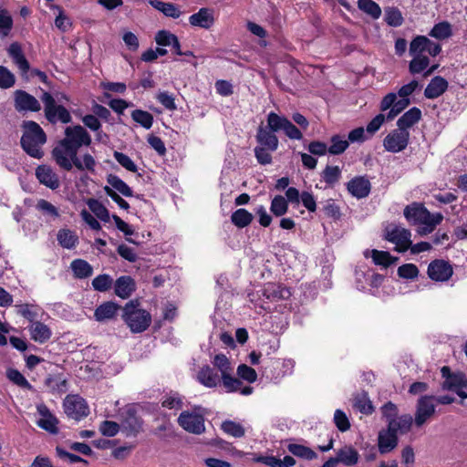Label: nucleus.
<instances>
[{
	"mask_svg": "<svg viewBox=\"0 0 467 467\" xmlns=\"http://www.w3.org/2000/svg\"><path fill=\"white\" fill-rule=\"evenodd\" d=\"M90 143L91 137L82 126L67 127L64 139L60 140L51 151L52 158L64 171H70L76 168L79 171L94 173L97 165L95 158L89 153L80 157L78 155L82 146H89Z\"/></svg>",
	"mask_w": 467,
	"mask_h": 467,
	"instance_id": "obj_1",
	"label": "nucleus"
},
{
	"mask_svg": "<svg viewBox=\"0 0 467 467\" xmlns=\"http://www.w3.org/2000/svg\"><path fill=\"white\" fill-rule=\"evenodd\" d=\"M23 127L25 130L21 138L23 149L27 154L34 158H42L43 151L41 147L47 140L46 134L42 128L34 121H26Z\"/></svg>",
	"mask_w": 467,
	"mask_h": 467,
	"instance_id": "obj_2",
	"label": "nucleus"
},
{
	"mask_svg": "<svg viewBox=\"0 0 467 467\" xmlns=\"http://www.w3.org/2000/svg\"><path fill=\"white\" fill-rule=\"evenodd\" d=\"M122 318L133 333L145 331L151 323L150 314L133 301L123 307Z\"/></svg>",
	"mask_w": 467,
	"mask_h": 467,
	"instance_id": "obj_3",
	"label": "nucleus"
},
{
	"mask_svg": "<svg viewBox=\"0 0 467 467\" xmlns=\"http://www.w3.org/2000/svg\"><path fill=\"white\" fill-rule=\"evenodd\" d=\"M214 368L220 372L222 383L226 392H236L242 382L233 376L234 368L229 358L223 354H217L212 361Z\"/></svg>",
	"mask_w": 467,
	"mask_h": 467,
	"instance_id": "obj_4",
	"label": "nucleus"
},
{
	"mask_svg": "<svg viewBox=\"0 0 467 467\" xmlns=\"http://www.w3.org/2000/svg\"><path fill=\"white\" fill-rule=\"evenodd\" d=\"M179 425L186 431L201 434L205 431L204 416L201 408L182 411L178 418Z\"/></svg>",
	"mask_w": 467,
	"mask_h": 467,
	"instance_id": "obj_5",
	"label": "nucleus"
},
{
	"mask_svg": "<svg viewBox=\"0 0 467 467\" xmlns=\"http://www.w3.org/2000/svg\"><path fill=\"white\" fill-rule=\"evenodd\" d=\"M384 237L395 244V251L406 252L411 245V234L400 225L389 224L384 230Z\"/></svg>",
	"mask_w": 467,
	"mask_h": 467,
	"instance_id": "obj_6",
	"label": "nucleus"
},
{
	"mask_svg": "<svg viewBox=\"0 0 467 467\" xmlns=\"http://www.w3.org/2000/svg\"><path fill=\"white\" fill-rule=\"evenodd\" d=\"M41 100L45 107V115L48 121L56 123L60 121L62 123H68L71 120V116L68 110L61 105L56 103L55 99L47 92H44Z\"/></svg>",
	"mask_w": 467,
	"mask_h": 467,
	"instance_id": "obj_7",
	"label": "nucleus"
},
{
	"mask_svg": "<svg viewBox=\"0 0 467 467\" xmlns=\"http://www.w3.org/2000/svg\"><path fill=\"white\" fill-rule=\"evenodd\" d=\"M441 375L445 379L443 389L456 392L462 400L467 399V379L463 373H451L448 367L441 368Z\"/></svg>",
	"mask_w": 467,
	"mask_h": 467,
	"instance_id": "obj_8",
	"label": "nucleus"
},
{
	"mask_svg": "<svg viewBox=\"0 0 467 467\" xmlns=\"http://www.w3.org/2000/svg\"><path fill=\"white\" fill-rule=\"evenodd\" d=\"M65 413L77 420L88 416V406L85 400L78 395H68L63 402Z\"/></svg>",
	"mask_w": 467,
	"mask_h": 467,
	"instance_id": "obj_9",
	"label": "nucleus"
},
{
	"mask_svg": "<svg viewBox=\"0 0 467 467\" xmlns=\"http://www.w3.org/2000/svg\"><path fill=\"white\" fill-rule=\"evenodd\" d=\"M409 130L398 128L390 131L383 140V146L386 150L393 153L402 151L409 144Z\"/></svg>",
	"mask_w": 467,
	"mask_h": 467,
	"instance_id": "obj_10",
	"label": "nucleus"
},
{
	"mask_svg": "<svg viewBox=\"0 0 467 467\" xmlns=\"http://www.w3.org/2000/svg\"><path fill=\"white\" fill-rule=\"evenodd\" d=\"M435 398L432 396H422L419 399L414 422L418 427L426 423L435 413Z\"/></svg>",
	"mask_w": 467,
	"mask_h": 467,
	"instance_id": "obj_11",
	"label": "nucleus"
},
{
	"mask_svg": "<svg viewBox=\"0 0 467 467\" xmlns=\"http://www.w3.org/2000/svg\"><path fill=\"white\" fill-rule=\"evenodd\" d=\"M36 411L38 414L36 425L51 434H57L59 423L57 418L44 403L36 404Z\"/></svg>",
	"mask_w": 467,
	"mask_h": 467,
	"instance_id": "obj_12",
	"label": "nucleus"
},
{
	"mask_svg": "<svg viewBox=\"0 0 467 467\" xmlns=\"http://www.w3.org/2000/svg\"><path fill=\"white\" fill-rule=\"evenodd\" d=\"M452 273L451 265L444 260H434L428 266V275L434 281H447Z\"/></svg>",
	"mask_w": 467,
	"mask_h": 467,
	"instance_id": "obj_13",
	"label": "nucleus"
},
{
	"mask_svg": "<svg viewBox=\"0 0 467 467\" xmlns=\"http://www.w3.org/2000/svg\"><path fill=\"white\" fill-rule=\"evenodd\" d=\"M36 176L41 184L51 190H56L60 186V181L57 174L48 165L38 166L36 169Z\"/></svg>",
	"mask_w": 467,
	"mask_h": 467,
	"instance_id": "obj_14",
	"label": "nucleus"
},
{
	"mask_svg": "<svg viewBox=\"0 0 467 467\" xmlns=\"http://www.w3.org/2000/svg\"><path fill=\"white\" fill-rule=\"evenodd\" d=\"M15 107L18 111H38L41 109L38 100L23 90H16L15 92Z\"/></svg>",
	"mask_w": 467,
	"mask_h": 467,
	"instance_id": "obj_15",
	"label": "nucleus"
},
{
	"mask_svg": "<svg viewBox=\"0 0 467 467\" xmlns=\"http://www.w3.org/2000/svg\"><path fill=\"white\" fill-rule=\"evenodd\" d=\"M196 379L200 384L210 389L218 387L222 382L221 376L210 366L202 367L196 374Z\"/></svg>",
	"mask_w": 467,
	"mask_h": 467,
	"instance_id": "obj_16",
	"label": "nucleus"
},
{
	"mask_svg": "<svg viewBox=\"0 0 467 467\" xmlns=\"http://www.w3.org/2000/svg\"><path fill=\"white\" fill-rule=\"evenodd\" d=\"M349 193L358 198H365L370 192V182L364 176H358L350 180L347 184Z\"/></svg>",
	"mask_w": 467,
	"mask_h": 467,
	"instance_id": "obj_17",
	"label": "nucleus"
},
{
	"mask_svg": "<svg viewBox=\"0 0 467 467\" xmlns=\"http://www.w3.org/2000/svg\"><path fill=\"white\" fill-rule=\"evenodd\" d=\"M443 216L441 213H431L427 209L418 222V233L421 235L431 234L435 227L441 223Z\"/></svg>",
	"mask_w": 467,
	"mask_h": 467,
	"instance_id": "obj_18",
	"label": "nucleus"
},
{
	"mask_svg": "<svg viewBox=\"0 0 467 467\" xmlns=\"http://www.w3.org/2000/svg\"><path fill=\"white\" fill-rule=\"evenodd\" d=\"M398 445V436L389 428L381 430L378 436V447L381 454L392 451Z\"/></svg>",
	"mask_w": 467,
	"mask_h": 467,
	"instance_id": "obj_19",
	"label": "nucleus"
},
{
	"mask_svg": "<svg viewBox=\"0 0 467 467\" xmlns=\"http://www.w3.org/2000/svg\"><path fill=\"white\" fill-rule=\"evenodd\" d=\"M189 22L192 26L209 29L214 24L213 12L209 8H201L189 17Z\"/></svg>",
	"mask_w": 467,
	"mask_h": 467,
	"instance_id": "obj_20",
	"label": "nucleus"
},
{
	"mask_svg": "<svg viewBox=\"0 0 467 467\" xmlns=\"http://www.w3.org/2000/svg\"><path fill=\"white\" fill-rule=\"evenodd\" d=\"M448 81L442 77H434L427 85L424 96L427 99H434L441 97L448 88Z\"/></svg>",
	"mask_w": 467,
	"mask_h": 467,
	"instance_id": "obj_21",
	"label": "nucleus"
},
{
	"mask_svg": "<svg viewBox=\"0 0 467 467\" xmlns=\"http://www.w3.org/2000/svg\"><path fill=\"white\" fill-rule=\"evenodd\" d=\"M31 338L40 344L48 341L52 336L51 329L40 321H33L28 327Z\"/></svg>",
	"mask_w": 467,
	"mask_h": 467,
	"instance_id": "obj_22",
	"label": "nucleus"
},
{
	"mask_svg": "<svg viewBox=\"0 0 467 467\" xmlns=\"http://www.w3.org/2000/svg\"><path fill=\"white\" fill-rule=\"evenodd\" d=\"M258 146L266 148L270 151H275L278 147V139L274 132L266 127L260 126L256 134Z\"/></svg>",
	"mask_w": 467,
	"mask_h": 467,
	"instance_id": "obj_23",
	"label": "nucleus"
},
{
	"mask_svg": "<svg viewBox=\"0 0 467 467\" xmlns=\"http://www.w3.org/2000/svg\"><path fill=\"white\" fill-rule=\"evenodd\" d=\"M364 256L367 258L370 256L375 265L384 268L389 267L398 261V257L392 256L389 252L376 249L364 251Z\"/></svg>",
	"mask_w": 467,
	"mask_h": 467,
	"instance_id": "obj_24",
	"label": "nucleus"
},
{
	"mask_svg": "<svg viewBox=\"0 0 467 467\" xmlns=\"http://www.w3.org/2000/svg\"><path fill=\"white\" fill-rule=\"evenodd\" d=\"M134 290L135 283L130 276H120L115 282V293L118 296L123 299L130 296Z\"/></svg>",
	"mask_w": 467,
	"mask_h": 467,
	"instance_id": "obj_25",
	"label": "nucleus"
},
{
	"mask_svg": "<svg viewBox=\"0 0 467 467\" xmlns=\"http://www.w3.org/2000/svg\"><path fill=\"white\" fill-rule=\"evenodd\" d=\"M412 422V417L406 414L398 418L396 417L394 420H390L388 423V428L398 436V434L407 433L410 430Z\"/></svg>",
	"mask_w": 467,
	"mask_h": 467,
	"instance_id": "obj_26",
	"label": "nucleus"
},
{
	"mask_svg": "<svg viewBox=\"0 0 467 467\" xmlns=\"http://www.w3.org/2000/svg\"><path fill=\"white\" fill-rule=\"evenodd\" d=\"M420 118V109L416 107L411 108L398 119L397 126L400 130H408V129L418 123Z\"/></svg>",
	"mask_w": 467,
	"mask_h": 467,
	"instance_id": "obj_27",
	"label": "nucleus"
},
{
	"mask_svg": "<svg viewBox=\"0 0 467 467\" xmlns=\"http://www.w3.org/2000/svg\"><path fill=\"white\" fill-rule=\"evenodd\" d=\"M150 5L168 17L179 18L182 14L181 9L173 3L150 0Z\"/></svg>",
	"mask_w": 467,
	"mask_h": 467,
	"instance_id": "obj_28",
	"label": "nucleus"
},
{
	"mask_svg": "<svg viewBox=\"0 0 467 467\" xmlns=\"http://www.w3.org/2000/svg\"><path fill=\"white\" fill-rule=\"evenodd\" d=\"M119 309V306L113 302H106L95 310L94 317L97 321L104 322L112 319Z\"/></svg>",
	"mask_w": 467,
	"mask_h": 467,
	"instance_id": "obj_29",
	"label": "nucleus"
},
{
	"mask_svg": "<svg viewBox=\"0 0 467 467\" xmlns=\"http://www.w3.org/2000/svg\"><path fill=\"white\" fill-rule=\"evenodd\" d=\"M57 239L58 244L66 249H72L76 247L78 243V236L76 232L67 229L62 228L57 232Z\"/></svg>",
	"mask_w": 467,
	"mask_h": 467,
	"instance_id": "obj_30",
	"label": "nucleus"
},
{
	"mask_svg": "<svg viewBox=\"0 0 467 467\" xmlns=\"http://www.w3.org/2000/svg\"><path fill=\"white\" fill-rule=\"evenodd\" d=\"M335 458L337 463L341 462L347 466H353L358 461V452L351 446H344L338 450Z\"/></svg>",
	"mask_w": 467,
	"mask_h": 467,
	"instance_id": "obj_31",
	"label": "nucleus"
},
{
	"mask_svg": "<svg viewBox=\"0 0 467 467\" xmlns=\"http://www.w3.org/2000/svg\"><path fill=\"white\" fill-rule=\"evenodd\" d=\"M254 461L270 467H292L296 463L295 459L291 456H285L283 460L275 456H260L254 459Z\"/></svg>",
	"mask_w": 467,
	"mask_h": 467,
	"instance_id": "obj_32",
	"label": "nucleus"
},
{
	"mask_svg": "<svg viewBox=\"0 0 467 467\" xmlns=\"http://www.w3.org/2000/svg\"><path fill=\"white\" fill-rule=\"evenodd\" d=\"M70 267L74 275L78 278H87L93 273V268L87 261L82 259H76L71 262Z\"/></svg>",
	"mask_w": 467,
	"mask_h": 467,
	"instance_id": "obj_33",
	"label": "nucleus"
},
{
	"mask_svg": "<svg viewBox=\"0 0 467 467\" xmlns=\"http://www.w3.org/2000/svg\"><path fill=\"white\" fill-rule=\"evenodd\" d=\"M107 182L109 183L108 186L110 187L116 192H119L125 197L132 196L133 192L130 189V187L118 176L110 174L108 176Z\"/></svg>",
	"mask_w": 467,
	"mask_h": 467,
	"instance_id": "obj_34",
	"label": "nucleus"
},
{
	"mask_svg": "<svg viewBox=\"0 0 467 467\" xmlns=\"http://www.w3.org/2000/svg\"><path fill=\"white\" fill-rule=\"evenodd\" d=\"M8 53L19 69L23 73H26L29 68V64L24 57L20 47L17 44H12L8 49Z\"/></svg>",
	"mask_w": 467,
	"mask_h": 467,
	"instance_id": "obj_35",
	"label": "nucleus"
},
{
	"mask_svg": "<svg viewBox=\"0 0 467 467\" xmlns=\"http://www.w3.org/2000/svg\"><path fill=\"white\" fill-rule=\"evenodd\" d=\"M253 218L254 216L251 213L245 209L240 208L233 213L231 221L238 228H244L252 223Z\"/></svg>",
	"mask_w": 467,
	"mask_h": 467,
	"instance_id": "obj_36",
	"label": "nucleus"
},
{
	"mask_svg": "<svg viewBox=\"0 0 467 467\" xmlns=\"http://www.w3.org/2000/svg\"><path fill=\"white\" fill-rule=\"evenodd\" d=\"M358 7L373 19H378L381 16L380 6L372 0H358Z\"/></svg>",
	"mask_w": 467,
	"mask_h": 467,
	"instance_id": "obj_37",
	"label": "nucleus"
},
{
	"mask_svg": "<svg viewBox=\"0 0 467 467\" xmlns=\"http://www.w3.org/2000/svg\"><path fill=\"white\" fill-rule=\"evenodd\" d=\"M425 211L426 208L423 205L412 203L404 209V216L409 222L417 224Z\"/></svg>",
	"mask_w": 467,
	"mask_h": 467,
	"instance_id": "obj_38",
	"label": "nucleus"
},
{
	"mask_svg": "<svg viewBox=\"0 0 467 467\" xmlns=\"http://www.w3.org/2000/svg\"><path fill=\"white\" fill-rule=\"evenodd\" d=\"M265 295L267 296V298L276 300L288 298L291 293L285 287L271 284L265 288Z\"/></svg>",
	"mask_w": 467,
	"mask_h": 467,
	"instance_id": "obj_39",
	"label": "nucleus"
},
{
	"mask_svg": "<svg viewBox=\"0 0 467 467\" xmlns=\"http://www.w3.org/2000/svg\"><path fill=\"white\" fill-rule=\"evenodd\" d=\"M288 451L294 454L295 456L306 459V460H313L317 458V453L311 450L310 448L301 445L292 443L287 447Z\"/></svg>",
	"mask_w": 467,
	"mask_h": 467,
	"instance_id": "obj_40",
	"label": "nucleus"
},
{
	"mask_svg": "<svg viewBox=\"0 0 467 467\" xmlns=\"http://www.w3.org/2000/svg\"><path fill=\"white\" fill-rule=\"evenodd\" d=\"M222 430L228 435L234 438H241L245 433L244 426L234 420H225L222 423Z\"/></svg>",
	"mask_w": 467,
	"mask_h": 467,
	"instance_id": "obj_41",
	"label": "nucleus"
},
{
	"mask_svg": "<svg viewBox=\"0 0 467 467\" xmlns=\"http://www.w3.org/2000/svg\"><path fill=\"white\" fill-rule=\"evenodd\" d=\"M331 145L328 147V153L332 155H339L343 153L348 147V140L339 135H334L330 139Z\"/></svg>",
	"mask_w": 467,
	"mask_h": 467,
	"instance_id": "obj_42",
	"label": "nucleus"
},
{
	"mask_svg": "<svg viewBox=\"0 0 467 467\" xmlns=\"http://www.w3.org/2000/svg\"><path fill=\"white\" fill-rule=\"evenodd\" d=\"M353 407L366 415L373 412V406L366 394H358L355 396L353 399Z\"/></svg>",
	"mask_w": 467,
	"mask_h": 467,
	"instance_id": "obj_43",
	"label": "nucleus"
},
{
	"mask_svg": "<svg viewBox=\"0 0 467 467\" xmlns=\"http://www.w3.org/2000/svg\"><path fill=\"white\" fill-rule=\"evenodd\" d=\"M413 58L410 62L409 69L411 74H418L426 69L430 64V59L424 55H412Z\"/></svg>",
	"mask_w": 467,
	"mask_h": 467,
	"instance_id": "obj_44",
	"label": "nucleus"
},
{
	"mask_svg": "<svg viewBox=\"0 0 467 467\" xmlns=\"http://www.w3.org/2000/svg\"><path fill=\"white\" fill-rule=\"evenodd\" d=\"M287 119L277 115L275 112H270L267 116V129L272 132H276L284 129L287 122Z\"/></svg>",
	"mask_w": 467,
	"mask_h": 467,
	"instance_id": "obj_45",
	"label": "nucleus"
},
{
	"mask_svg": "<svg viewBox=\"0 0 467 467\" xmlns=\"http://www.w3.org/2000/svg\"><path fill=\"white\" fill-rule=\"evenodd\" d=\"M7 379L14 384L26 389H33L32 385L17 369L10 368L6 371Z\"/></svg>",
	"mask_w": 467,
	"mask_h": 467,
	"instance_id": "obj_46",
	"label": "nucleus"
},
{
	"mask_svg": "<svg viewBox=\"0 0 467 467\" xmlns=\"http://www.w3.org/2000/svg\"><path fill=\"white\" fill-rule=\"evenodd\" d=\"M451 27L448 22H441L433 26L430 36L437 39H445L451 36Z\"/></svg>",
	"mask_w": 467,
	"mask_h": 467,
	"instance_id": "obj_47",
	"label": "nucleus"
},
{
	"mask_svg": "<svg viewBox=\"0 0 467 467\" xmlns=\"http://www.w3.org/2000/svg\"><path fill=\"white\" fill-rule=\"evenodd\" d=\"M131 117L134 121L140 123L143 128L147 130L152 126L153 117L147 111L136 109L131 113Z\"/></svg>",
	"mask_w": 467,
	"mask_h": 467,
	"instance_id": "obj_48",
	"label": "nucleus"
},
{
	"mask_svg": "<svg viewBox=\"0 0 467 467\" xmlns=\"http://www.w3.org/2000/svg\"><path fill=\"white\" fill-rule=\"evenodd\" d=\"M385 20L391 26H400L403 23L401 12L395 7H389L385 10Z\"/></svg>",
	"mask_w": 467,
	"mask_h": 467,
	"instance_id": "obj_49",
	"label": "nucleus"
},
{
	"mask_svg": "<svg viewBox=\"0 0 467 467\" xmlns=\"http://www.w3.org/2000/svg\"><path fill=\"white\" fill-rule=\"evenodd\" d=\"M429 44V38L424 36H416L410 43V55H422L426 51V47Z\"/></svg>",
	"mask_w": 467,
	"mask_h": 467,
	"instance_id": "obj_50",
	"label": "nucleus"
},
{
	"mask_svg": "<svg viewBox=\"0 0 467 467\" xmlns=\"http://www.w3.org/2000/svg\"><path fill=\"white\" fill-rule=\"evenodd\" d=\"M398 275L404 279H416L419 275V269L414 264H404L398 268Z\"/></svg>",
	"mask_w": 467,
	"mask_h": 467,
	"instance_id": "obj_51",
	"label": "nucleus"
},
{
	"mask_svg": "<svg viewBox=\"0 0 467 467\" xmlns=\"http://www.w3.org/2000/svg\"><path fill=\"white\" fill-rule=\"evenodd\" d=\"M287 208L288 205L285 197L277 195L272 200L270 210L275 216L284 215L287 212Z\"/></svg>",
	"mask_w": 467,
	"mask_h": 467,
	"instance_id": "obj_52",
	"label": "nucleus"
},
{
	"mask_svg": "<svg viewBox=\"0 0 467 467\" xmlns=\"http://www.w3.org/2000/svg\"><path fill=\"white\" fill-rule=\"evenodd\" d=\"M341 176V170L338 166H327L323 171L322 177L326 183L334 184Z\"/></svg>",
	"mask_w": 467,
	"mask_h": 467,
	"instance_id": "obj_53",
	"label": "nucleus"
},
{
	"mask_svg": "<svg viewBox=\"0 0 467 467\" xmlns=\"http://www.w3.org/2000/svg\"><path fill=\"white\" fill-rule=\"evenodd\" d=\"M112 285V278L109 275H99L92 281V286L99 292L108 291Z\"/></svg>",
	"mask_w": 467,
	"mask_h": 467,
	"instance_id": "obj_54",
	"label": "nucleus"
},
{
	"mask_svg": "<svg viewBox=\"0 0 467 467\" xmlns=\"http://www.w3.org/2000/svg\"><path fill=\"white\" fill-rule=\"evenodd\" d=\"M237 375L240 379H242L249 383H254L257 379L256 371L253 368H251L245 364H242V365L238 366Z\"/></svg>",
	"mask_w": 467,
	"mask_h": 467,
	"instance_id": "obj_55",
	"label": "nucleus"
},
{
	"mask_svg": "<svg viewBox=\"0 0 467 467\" xmlns=\"http://www.w3.org/2000/svg\"><path fill=\"white\" fill-rule=\"evenodd\" d=\"M52 8L57 11L55 19V26L61 31L66 32L71 26L69 18L64 14V11L58 5H52Z\"/></svg>",
	"mask_w": 467,
	"mask_h": 467,
	"instance_id": "obj_56",
	"label": "nucleus"
},
{
	"mask_svg": "<svg viewBox=\"0 0 467 467\" xmlns=\"http://www.w3.org/2000/svg\"><path fill=\"white\" fill-rule=\"evenodd\" d=\"M155 41L159 46H171L173 43L177 45V36L165 30H161L156 34Z\"/></svg>",
	"mask_w": 467,
	"mask_h": 467,
	"instance_id": "obj_57",
	"label": "nucleus"
},
{
	"mask_svg": "<svg viewBox=\"0 0 467 467\" xmlns=\"http://www.w3.org/2000/svg\"><path fill=\"white\" fill-rule=\"evenodd\" d=\"M47 386H48L53 391L64 393L67 391V380L59 376L50 377L46 380Z\"/></svg>",
	"mask_w": 467,
	"mask_h": 467,
	"instance_id": "obj_58",
	"label": "nucleus"
},
{
	"mask_svg": "<svg viewBox=\"0 0 467 467\" xmlns=\"http://www.w3.org/2000/svg\"><path fill=\"white\" fill-rule=\"evenodd\" d=\"M36 208L43 214L50 216L51 218H57L59 216L57 209L51 202L46 200H39L36 203Z\"/></svg>",
	"mask_w": 467,
	"mask_h": 467,
	"instance_id": "obj_59",
	"label": "nucleus"
},
{
	"mask_svg": "<svg viewBox=\"0 0 467 467\" xmlns=\"http://www.w3.org/2000/svg\"><path fill=\"white\" fill-rule=\"evenodd\" d=\"M114 158L126 170L132 172L137 171V165L128 155L122 152L115 151Z\"/></svg>",
	"mask_w": 467,
	"mask_h": 467,
	"instance_id": "obj_60",
	"label": "nucleus"
},
{
	"mask_svg": "<svg viewBox=\"0 0 467 467\" xmlns=\"http://www.w3.org/2000/svg\"><path fill=\"white\" fill-rule=\"evenodd\" d=\"M141 422L135 417H131L125 421L122 426L123 431L127 436L135 435L140 431Z\"/></svg>",
	"mask_w": 467,
	"mask_h": 467,
	"instance_id": "obj_61",
	"label": "nucleus"
},
{
	"mask_svg": "<svg viewBox=\"0 0 467 467\" xmlns=\"http://www.w3.org/2000/svg\"><path fill=\"white\" fill-rule=\"evenodd\" d=\"M15 84V76L5 67L0 66V88H8Z\"/></svg>",
	"mask_w": 467,
	"mask_h": 467,
	"instance_id": "obj_62",
	"label": "nucleus"
},
{
	"mask_svg": "<svg viewBox=\"0 0 467 467\" xmlns=\"http://www.w3.org/2000/svg\"><path fill=\"white\" fill-rule=\"evenodd\" d=\"M334 421L338 430L341 431H346L350 427L347 415L341 410H337L335 411Z\"/></svg>",
	"mask_w": 467,
	"mask_h": 467,
	"instance_id": "obj_63",
	"label": "nucleus"
},
{
	"mask_svg": "<svg viewBox=\"0 0 467 467\" xmlns=\"http://www.w3.org/2000/svg\"><path fill=\"white\" fill-rule=\"evenodd\" d=\"M307 150L312 155L317 156H324L328 152L327 144L318 140L310 142L307 146Z\"/></svg>",
	"mask_w": 467,
	"mask_h": 467,
	"instance_id": "obj_64",
	"label": "nucleus"
}]
</instances>
